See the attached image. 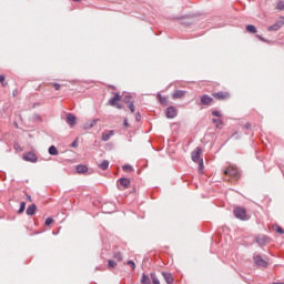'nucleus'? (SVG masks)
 I'll return each instance as SVG.
<instances>
[{"instance_id": "nucleus-1", "label": "nucleus", "mask_w": 284, "mask_h": 284, "mask_svg": "<svg viewBox=\"0 0 284 284\" xmlns=\"http://www.w3.org/2000/svg\"><path fill=\"white\" fill-rule=\"evenodd\" d=\"M201 148H196L192 153H191V159L193 163H199V171L203 172L205 166L203 165V160L201 159Z\"/></svg>"}, {"instance_id": "nucleus-2", "label": "nucleus", "mask_w": 284, "mask_h": 284, "mask_svg": "<svg viewBox=\"0 0 284 284\" xmlns=\"http://www.w3.org/2000/svg\"><path fill=\"white\" fill-rule=\"evenodd\" d=\"M224 175L230 176L231 179H235V181H239V179H241V171H239V169H235L234 166H229L224 170Z\"/></svg>"}, {"instance_id": "nucleus-3", "label": "nucleus", "mask_w": 284, "mask_h": 284, "mask_svg": "<svg viewBox=\"0 0 284 284\" xmlns=\"http://www.w3.org/2000/svg\"><path fill=\"white\" fill-rule=\"evenodd\" d=\"M116 101H121V94L120 93H114V97H112L109 100L108 105H111V108H116V110H123V104H121Z\"/></svg>"}, {"instance_id": "nucleus-4", "label": "nucleus", "mask_w": 284, "mask_h": 284, "mask_svg": "<svg viewBox=\"0 0 284 284\" xmlns=\"http://www.w3.org/2000/svg\"><path fill=\"white\" fill-rule=\"evenodd\" d=\"M233 214L235 219H239L240 221H247V211L241 206L235 207Z\"/></svg>"}, {"instance_id": "nucleus-5", "label": "nucleus", "mask_w": 284, "mask_h": 284, "mask_svg": "<svg viewBox=\"0 0 284 284\" xmlns=\"http://www.w3.org/2000/svg\"><path fill=\"white\" fill-rule=\"evenodd\" d=\"M284 27V16L280 17L277 21H275L274 24L270 26L267 28L268 32H278L280 29Z\"/></svg>"}, {"instance_id": "nucleus-6", "label": "nucleus", "mask_w": 284, "mask_h": 284, "mask_svg": "<svg viewBox=\"0 0 284 284\" xmlns=\"http://www.w3.org/2000/svg\"><path fill=\"white\" fill-rule=\"evenodd\" d=\"M22 158L24 161H28L29 163H37V161H39V156H37L32 151L23 153Z\"/></svg>"}, {"instance_id": "nucleus-7", "label": "nucleus", "mask_w": 284, "mask_h": 284, "mask_svg": "<svg viewBox=\"0 0 284 284\" xmlns=\"http://www.w3.org/2000/svg\"><path fill=\"white\" fill-rule=\"evenodd\" d=\"M102 212H104V214H112L113 212H116V205L112 202L104 203L102 205Z\"/></svg>"}, {"instance_id": "nucleus-8", "label": "nucleus", "mask_w": 284, "mask_h": 284, "mask_svg": "<svg viewBox=\"0 0 284 284\" xmlns=\"http://www.w3.org/2000/svg\"><path fill=\"white\" fill-rule=\"evenodd\" d=\"M214 103V98L210 97L209 94H203L200 99L199 105H212Z\"/></svg>"}, {"instance_id": "nucleus-9", "label": "nucleus", "mask_w": 284, "mask_h": 284, "mask_svg": "<svg viewBox=\"0 0 284 284\" xmlns=\"http://www.w3.org/2000/svg\"><path fill=\"white\" fill-rule=\"evenodd\" d=\"M253 261L257 267H267V261H265L261 255H254Z\"/></svg>"}, {"instance_id": "nucleus-10", "label": "nucleus", "mask_w": 284, "mask_h": 284, "mask_svg": "<svg viewBox=\"0 0 284 284\" xmlns=\"http://www.w3.org/2000/svg\"><path fill=\"white\" fill-rule=\"evenodd\" d=\"M166 119H176V115L179 114V111H176V106H168L166 108Z\"/></svg>"}, {"instance_id": "nucleus-11", "label": "nucleus", "mask_w": 284, "mask_h": 284, "mask_svg": "<svg viewBox=\"0 0 284 284\" xmlns=\"http://www.w3.org/2000/svg\"><path fill=\"white\" fill-rule=\"evenodd\" d=\"M67 123L70 128H74L77 125V115L67 113Z\"/></svg>"}, {"instance_id": "nucleus-12", "label": "nucleus", "mask_w": 284, "mask_h": 284, "mask_svg": "<svg viewBox=\"0 0 284 284\" xmlns=\"http://www.w3.org/2000/svg\"><path fill=\"white\" fill-rule=\"evenodd\" d=\"M255 243L261 247H265L267 245V235L256 236Z\"/></svg>"}, {"instance_id": "nucleus-13", "label": "nucleus", "mask_w": 284, "mask_h": 284, "mask_svg": "<svg viewBox=\"0 0 284 284\" xmlns=\"http://www.w3.org/2000/svg\"><path fill=\"white\" fill-rule=\"evenodd\" d=\"M212 97H214V99H217V101H223V100L227 99L229 93L227 92H223V91H219V92H214L212 94Z\"/></svg>"}, {"instance_id": "nucleus-14", "label": "nucleus", "mask_w": 284, "mask_h": 284, "mask_svg": "<svg viewBox=\"0 0 284 284\" xmlns=\"http://www.w3.org/2000/svg\"><path fill=\"white\" fill-rule=\"evenodd\" d=\"M162 276L168 284H174V276H172V273L169 272H162Z\"/></svg>"}, {"instance_id": "nucleus-15", "label": "nucleus", "mask_w": 284, "mask_h": 284, "mask_svg": "<svg viewBox=\"0 0 284 284\" xmlns=\"http://www.w3.org/2000/svg\"><path fill=\"white\" fill-rule=\"evenodd\" d=\"M118 183H120V185H121L122 187H124V190H128V187H130L131 181H130V179H128V178H120V179L118 180Z\"/></svg>"}, {"instance_id": "nucleus-16", "label": "nucleus", "mask_w": 284, "mask_h": 284, "mask_svg": "<svg viewBox=\"0 0 284 284\" xmlns=\"http://www.w3.org/2000/svg\"><path fill=\"white\" fill-rule=\"evenodd\" d=\"M26 212L28 216H34L37 214V204L29 205Z\"/></svg>"}, {"instance_id": "nucleus-17", "label": "nucleus", "mask_w": 284, "mask_h": 284, "mask_svg": "<svg viewBox=\"0 0 284 284\" xmlns=\"http://www.w3.org/2000/svg\"><path fill=\"white\" fill-rule=\"evenodd\" d=\"M99 119H93L91 122H87L83 125V130H92V128H94V125H97V123H99Z\"/></svg>"}, {"instance_id": "nucleus-18", "label": "nucleus", "mask_w": 284, "mask_h": 284, "mask_svg": "<svg viewBox=\"0 0 284 284\" xmlns=\"http://www.w3.org/2000/svg\"><path fill=\"white\" fill-rule=\"evenodd\" d=\"M114 136V130L104 131L102 133V141H108L109 139H112Z\"/></svg>"}, {"instance_id": "nucleus-19", "label": "nucleus", "mask_w": 284, "mask_h": 284, "mask_svg": "<svg viewBox=\"0 0 284 284\" xmlns=\"http://www.w3.org/2000/svg\"><path fill=\"white\" fill-rule=\"evenodd\" d=\"M75 170H77L78 174H85V172H88V165L78 164Z\"/></svg>"}, {"instance_id": "nucleus-20", "label": "nucleus", "mask_w": 284, "mask_h": 284, "mask_svg": "<svg viewBox=\"0 0 284 284\" xmlns=\"http://www.w3.org/2000/svg\"><path fill=\"white\" fill-rule=\"evenodd\" d=\"M141 284H152V278H150V275L143 273L142 277L140 280Z\"/></svg>"}, {"instance_id": "nucleus-21", "label": "nucleus", "mask_w": 284, "mask_h": 284, "mask_svg": "<svg viewBox=\"0 0 284 284\" xmlns=\"http://www.w3.org/2000/svg\"><path fill=\"white\" fill-rule=\"evenodd\" d=\"M185 97V91L183 90H175L173 92V99H183Z\"/></svg>"}, {"instance_id": "nucleus-22", "label": "nucleus", "mask_w": 284, "mask_h": 284, "mask_svg": "<svg viewBox=\"0 0 284 284\" xmlns=\"http://www.w3.org/2000/svg\"><path fill=\"white\" fill-rule=\"evenodd\" d=\"M48 152H49L50 156H58L59 155V150L54 145L49 146Z\"/></svg>"}, {"instance_id": "nucleus-23", "label": "nucleus", "mask_w": 284, "mask_h": 284, "mask_svg": "<svg viewBox=\"0 0 284 284\" xmlns=\"http://www.w3.org/2000/svg\"><path fill=\"white\" fill-rule=\"evenodd\" d=\"M246 32H250L251 34H256L257 32L256 27L254 24H247Z\"/></svg>"}, {"instance_id": "nucleus-24", "label": "nucleus", "mask_w": 284, "mask_h": 284, "mask_svg": "<svg viewBox=\"0 0 284 284\" xmlns=\"http://www.w3.org/2000/svg\"><path fill=\"white\" fill-rule=\"evenodd\" d=\"M100 170H108V168H110V161L108 160H103L100 164H99Z\"/></svg>"}, {"instance_id": "nucleus-25", "label": "nucleus", "mask_w": 284, "mask_h": 284, "mask_svg": "<svg viewBox=\"0 0 284 284\" xmlns=\"http://www.w3.org/2000/svg\"><path fill=\"white\" fill-rule=\"evenodd\" d=\"M158 99H159L161 105H168V98L161 95V93H158Z\"/></svg>"}, {"instance_id": "nucleus-26", "label": "nucleus", "mask_w": 284, "mask_h": 284, "mask_svg": "<svg viewBox=\"0 0 284 284\" xmlns=\"http://www.w3.org/2000/svg\"><path fill=\"white\" fill-rule=\"evenodd\" d=\"M150 276L153 284H161V281H159V276H156V273H151Z\"/></svg>"}, {"instance_id": "nucleus-27", "label": "nucleus", "mask_w": 284, "mask_h": 284, "mask_svg": "<svg viewBox=\"0 0 284 284\" xmlns=\"http://www.w3.org/2000/svg\"><path fill=\"white\" fill-rule=\"evenodd\" d=\"M122 170H123V172H134V168H132V165H130V164H124L122 166Z\"/></svg>"}, {"instance_id": "nucleus-28", "label": "nucleus", "mask_w": 284, "mask_h": 284, "mask_svg": "<svg viewBox=\"0 0 284 284\" xmlns=\"http://www.w3.org/2000/svg\"><path fill=\"white\" fill-rule=\"evenodd\" d=\"M23 212H26V202L20 203L18 214H23Z\"/></svg>"}, {"instance_id": "nucleus-29", "label": "nucleus", "mask_w": 284, "mask_h": 284, "mask_svg": "<svg viewBox=\"0 0 284 284\" xmlns=\"http://www.w3.org/2000/svg\"><path fill=\"white\" fill-rule=\"evenodd\" d=\"M256 39H258L260 41H262L263 43H272V41L265 39L263 36L261 34H256Z\"/></svg>"}, {"instance_id": "nucleus-30", "label": "nucleus", "mask_w": 284, "mask_h": 284, "mask_svg": "<svg viewBox=\"0 0 284 284\" xmlns=\"http://www.w3.org/2000/svg\"><path fill=\"white\" fill-rule=\"evenodd\" d=\"M123 103H126L128 105L132 103V95H125L123 98Z\"/></svg>"}, {"instance_id": "nucleus-31", "label": "nucleus", "mask_w": 284, "mask_h": 284, "mask_svg": "<svg viewBox=\"0 0 284 284\" xmlns=\"http://www.w3.org/2000/svg\"><path fill=\"white\" fill-rule=\"evenodd\" d=\"M113 257L116 258V261H123V255L121 254V252H115Z\"/></svg>"}, {"instance_id": "nucleus-32", "label": "nucleus", "mask_w": 284, "mask_h": 284, "mask_svg": "<svg viewBox=\"0 0 284 284\" xmlns=\"http://www.w3.org/2000/svg\"><path fill=\"white\" fill-rule=\"evenodd\" d=\"M126 265H130V266H131V270H133V271L136 270V264H135L134 261H132V260H129V261L126 262Z\"/></svg>"}, {"instance_id": "nucleus-33", "label": "nucleus", "mask_w": 284, "mask_h": 284, "mask_svg": "<svg viewBox=\"0 0 284 284\" xmlns=\"http://www.w3.org/2000/svg\"><path fill=\"white\" fill-rule=\"evenodd\" d=\"M108 267H111L112 270H114V267H116V263L114 262V260L108 261Z\"/></svg>"}, {"instance_id": "nucleus-34", "label": "nucleus", "mask_w": 284, "mask_h": 284, "mask_svg": "<svg viewBox=\"0 0 284 284\" xmlns=\"http://www.w3.org/2000/svg\"><path fill=\"white\" fill-rule=\"evenodd\" d=\"M129 110L132 112V114H134L135 112V108H134V101L130 102L128 105Z\"/></svg>"}, {"instance_id": "nucleus-35", "label": "nucleus", "mask_w": 284, "mask_h": 284, "mask_svg": "<svg viewBox=\"0 0 284 284\" xmlns=\"http://www.w3.org/2000/svg\"><path fill=\"white\" fill-rule=\"evenodd\" d=\"M52 223H54V219H52V217H47L44 224H45L47 226H50V225H52Z\"/></svg>"}, {"instance_id": "nucleus-36", "label": "nucleus", "mask_w": 284, "mask_h": 284, "mask_svg": "<svg viewBox=\"0 0 284 284\" xmlns=\"http://www.w3.org/2000/svg\"><path fill=\"white\" fill-rule=\"evenodd\" d=\"M276 9H277V10H284V1L277 2Z\"/></svg>"}, {"instance_id": "nucleus-37", "label": "nucleus", "mask_w": 284, "mask_h": 284, "mask_svg": "<svg viewBox=\"0 0 284 284\" xmlns=\"http://www.w3.org/2000/svg\"><path fill=\"white\" fill-rule=\"evenodd\" d=\"M275 232H277V234H284V230L283 227L275 225Z\"/></svg>"}, {"instance_id": "nucleus-38", "label": "nucleus", "mask_w": 284, "mask_h": 284, "mask_svg": "<svg viewBox=\"0 0 284 284\" xmlns=\"http://www.w3.org/2000/svg\"><path fill=\"white\" fill-rule=\"evenodd\" d=\"M212 116H217L219 119H221V116H223V114H221L217 110L212 111Z\"/></svg>"}, {"instance_id": "nucleus-39", "label": "nucleus", "mask_w": 284, "mask_h": 284, "mask_svg": "<svg viewBox=\"0 0 284 284\" xmlns=\"http://www.w3.org/2000/svg\"><path fill=\"white\" fill-rule=\"evenodd\" d=\"M6 81V75H0V83H2V88H6L8 83H3Z\"/></svg>"}, {"instance_id": "nucleus-40", "label": "nucleus", "mask_w": 284, "mask_h": 284, "mask_svg": "<svg viewBox=\"0 0 284 284\" xmlns=\"http://www.w3.org/2000/svg\"><path fill=\"white\" fill-rule=\"evenodd\" d=\"M70 148H79V141H78V140H74V141L71 143Z\"/></svg>"}, {"instance_id": "nucleus-41", "label": "nucleus", "mask_w": 284, "mask_h": 284, "mask_svg": "<svg viewBox=\"0 0 284 284\" xmlns=\"http://www.w3.org/2000/svg\"><path fill=\"white\" fill-rule=\"evenodd\" d=\"M53 88H54V90H61V84L54 83V84H53Z\"/></svg>"}, {"instance_id": "nucleus-42", "label": "nucleus", "mask_w": 284, "mask_h": 284, "mask_svg": "<svg viewBox=\"0 0 284 284\" xmlns=\"http://www.w3.org/2000/svg\"><path fill=\"white\" fill-rule=\"evenodd\" d=\"M12 95H13V97H18V95H19V89H14V90L12 91Z\"/></svg>"}, {"instance_id": "nucleus-43", "label": "nucleus", "mask_w": 284, "mask_h": 284, "mask_svg": "<svg viewBox=\"0 0 284 284\" xmlns=\"http://www.w3.org/2000/svg\"><path fill=\"white\" fill-rule=\"evenodd\" d=\"M244 128H245V130H250V128H252V124L250 122H246Z\"/></svg>"}, {"instance_id": "nucleus-44", "label": "nucleus", "mask_w": 284, "mask_h": 284, "mask_svg": "<svg viewBox=\"0 0 284 284\" xmlns=\"http://www.w3.org/2000/svg\"><path fill=\"white\" fill-rule=\"evenodd\" d=\"M212 121H213V123H223V121H221V120H219L216 118H213Z\"/></svg>"}, {"instance_id": "nucleus-45", "label": "nucleus", "mask_w": 284, "mask_h": 284, "mask_svg": "<svg viewBox=\"0 0 284 284\" xmlns=\"http://www.w3.org/2000/svg\"><path fill=\"white\" fill-rule=\"evenodd\" d=\"M135 120H136V121H141V113L138 112V113L135 114Z\"/></svg>"}, {"instance_id": "nucleus-46", "label": "nucleus", "mask_w": 284, "mask_h": 284, "mask_svg": "<svg viewBox=\"0 0 284 284\" xmlns=\"http://www.w3.org/2000/svg\"><path fill=\"white\" fill-rule=\"evenodd\" d=\"M123 125L124 128H129L130 124L128 123V119L124 120Z\"/></svg>"}, {"instance_id": "nucleus-47", "label": "nucleus", "mask_w": 284, "mask_h": 284, "mask_svg": "<svg viewBox=\"0 0 284 284\" xmlns=\"http://www.w3.org/2000/svg\"><path fill=\"white\" fill-rule=\"evenodd\" d=\"M232 136H233L234 139H239V132H234V133L232 134Z\"/></svg>"}, {"instance_id": "nucleus-48", "label": "nucleus", "mask_w": 284, "mask_h": 284, "mask_svg": "<svg viewBox=\"0 0 284 284\" xmlns=\"http://www.w3.org/2000/svg\"><path fill=\"white\" fill-rule=\"evenodd\" d=\"M273 284H284V282H273Z\"/></svg>"}, {"instance_id": "nucleus-49", "label": "nucleus", "mask_w": 284, "mask_h": 284, "mask_svg": "<svg viewBox=\"0 0 284 284\" xmlns=\"http://www.w3.org/2000/svg\"><path fill=\"white\" fill-rule=\"evenodd\" d=\"M28 201H32V196L28 195Z\"/></svg>"}]
</instances>
